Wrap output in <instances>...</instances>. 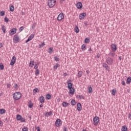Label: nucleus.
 Here are the masks:
<instances>
[{
    "instance_id": "obj_26",
    "label": "nucleus",
    "mask_w": 131,
    "mask_h": 131,
    "mask_svg": "<svg viewBox=\"0 0 131 131\" xmlns=\"http://www.w3.org/2000/svg\"><path fill=\"white\" fill-rule=\"evenodd\" d=\"M86 49V46L84 44H83L82 46H81V50L82 51H85Z\"/></svg>"
},
{
    "instance_id": "obj_31",
    "label": "nucleus",
    "mask_w": 131,
    "mask_h": 131,
    "mask_svg": "<svg viewBox=\"0 0 131 131\" xmlns=\"http://www.w3.org/2000/svg\"><path fill=\"white\" fill-rule=\"evenodd\" d=\"M82 76V72L79 71L78 73V77H81Z\"/></svg>"
},
{
    "instance_id": "obj_62",
    "label": "nucleus",
    "mask_w": 131,
    "mask_h": 131,
    "mask_svg": "<svg viewBox=\"0 0 131 131\" xmlns=\"http://www.w3.org/2000/svg\"><path fill=\"white\" fill-rule=\"evenodd\" d=\"M63 75H64V76H66L67 75V73H64L63 74Z\"/></svg>"
},
{
    "instance_id": "obj_45",
    "label": "nucleus",
    "mask_w": 131,
    "mask_h": 131,
    "mask_svg": "<svg viewBox=\"0 0 131 131\" xmlns=\"http://www.w3.org/2000/svg\"><path fill=\"white\" fill-rule=\"evenodd\" d=\"M22 130L23 131H28L29 130V129H28V127H24L22 128Z\"/></svg>"
},
{
    "instance_id": "obj_24",
    "label": "nucleus",
    "mask_w": 131,
    "mask_h": 131,
    "mask_svg": "<svg viewBox=\"0 0 131 131\" xmlns=\"http://www.w3.org/2000/svg\"><path fill=\"white\" fill-rule=\"evenodd\" d=\"M71 104L72 106H75V104H76V102L75 101V100L73 99L71 101Z\"/></svg>"
},
{
    "instance_id": "obj_2",
    "label": "nucleus",
    "mask_w": 131,
    "mask_h": 131,
    "mask_svg": "<svg viewBox=\"0 0 131 131\" xmlns=\"http://www.w3.org/2000/svg\"><path fill=\"white\" fill-rule=\"evenodd\" d=\"M99 120L100 118H99V117H95L93 118V124H94V125H98V124H99Z\"/></svg>"
},
{
    "instance_id": "obj_49",
    "label": "nucleus",
    "mask_w": 131,
    "mask_h": 131,
    "mask_svg": "<svg viewBox=\"0 0 131 131\" xmlns=\"http://www.w3.org/2000/svg\"><path fill=\"white\" fill-rule=\"evenodd\" d=\"M23 29H24V27H21L19 29V32H21V31H22L23 30Z\"/></svg>"
},
{
    "instance_id": "obj_23",
    "label": "nucleus",
    "mask_w": 131,
    "mask_h": 131,
    "mask_svg": "<svg viewBox=\"0 0 131 131\" xmlns=\"http://www.w3.org/2000/svg\"><path fill=\"white\" fill-rule=\"evenodd\" d=\"M30 67H33L34 66V61L31 60L29 63Z\"/></svg>"
},
{
    "instance_id": "obj_19",
    "label": "nucleus",
    "mask_w": 131,
    "mask_h": 131,
    "mask_svg": "<svg viewBox=\"0 0 131 131\" xmlns=\"http://www.w3.org/2000/svg\"><path fill=\"white\" fill-rule=\"evenodd\" d=\"M62 105L63 107H68V106H69L70 104L65 101H63L62 103Z\"/></svg>"
},
{
    "instance_id": "obj_59",
    "label": "nucleus",
    "mask_w": 131,
    "mask_h": 131,
    "mask_svg": "<svg viewBox=\"0 0 131 131\" xmlns=\"http://www.w3.org/2000/svg\"><path fill=\"white\" fill-rule=\"evenodd\" d=\"M3 48V43H0V48Z\"/></svg>"
},
{
    "instance_id": "obj_27",
    "label": "nucleus",
    "mask_w": 131,
    "mask_h": 131,
    "mask_svg": "<svg viewBox=\"0 0 131 131\" xmlns=\"http://www.w3.org/2000/svg\"><path fill=\"white\" fill-rule=\"evenodd\" d=\"M74 31L76 33H78V32H79V29H78V27H75Z\"/></svg>"
},
{
    "instance_id": "obj_36",
    "label": "nucleus",
    "mask_w": 131,
    "mask_h": 131,
    "mask_svg": "<svg viewBox=\"0 0 131 131\" xmlns=\"http://www.w3.org/2000/svg\"><path fill=\"white\" fill-rule=\"evenodd\" d=\"M51 94H47L46 95V99L47 100H51Z\"/></svg>"
},
{
    "instance_id": "obj_34",
    "label": "nucleus",
    "mask_w": 131,
    "mask_h": 131,
    "mask_svg": "<svg viewBox=\"0 0 131 131\" xmlns=\"http://www.w3.org/2000/svg\"><path fill=\"white\" fill-rule=\"evenodd\" d=\"M2 30L3 31L4 33H6V29L5 28L4 25L2 26Z\"/></svg>"
},
{
    "instance_id": "obj_50",
    "label": "nucleus",
    "mask_w": 131,
    "mask_h": 131,
    "mask_svg": "<svg viewBox=\"0 0 131 131\" xmlns=\"http://www.w3.org/2000/svg\"><path fill=\"white\" fill-rule=\"evenodd\" d=\"M20 121H21V122H25V119L21 117Z\"/></svg>"
},
{
    "instance_id": "obj_48",
    "label": "nucleus",
    "mask_w": 131,
    "mask_h": 131,
    "mask_svg": "<svg viewBox=\"0 0 131 131\" xmlns=\"http://www.w3.org/2000/svg\"><path fill=\"white\" fill-rule=\"evenodd\" d=\"M49 50V51H48V53H49V54H51V53L53 52V48H50Z\"/></svg>"
},
{
    "instance_id": "obj_38",
    "label": "nucleus",
    "mask_w": 131,
    "mask_h": 131,
    "mask_svg": "<svg viewBox=\"0 0 131 131\" xmlns=\"http://www.w3.org/2000/svg\"><path fill=\"white\" fill-rule=\"evenodd\" d=\"M88 91L89 94H91V93H92V91H93V88H92V86H90L88 87Z\"/></svg>"
},
{
    "instance_id": "obj_11",
    "label": "nucleus",
    "mask_w": 131,
    "mask_h": 131,
    "mask_svg": "<svg viewBox=\"0 0 131 131\" xmlns=\"http://www.w3.org/2000/svg\"><path fill=\"white\" fill-rule=\"evenodd\" d=\"M34 37V34H32L28 38V39L26 41V43H27L30 40H32L33 38Z\"/></svg>"
},
{
    "instance_id": "obj_17",
    "label": "nucleus",
    "mask_w": 131,
    "mask_h": 131,
    "mask_svg": "<svg viewBox=\"0 0 131 131\" xmlns=\"http://www.w3.org/2000/svg\"><path fill=\"white\" fill-rule=\"evenodd\" d=\"M39 101L41 104H43V103H45V97L41 96L39 98Z\"/></svg>"
},
{
    "instance_id": "obj_8",
    "label": "nucleus",
    "mask_w": 131,
    "mask_h": 131,
    "mask_svg": "<svg viewBox=\"0 0 131 131\" xmlns=\"http://www.w3.org/2000/svg\"><path fill=\"white\" fill-rule=\"evenodd\" d=\"M86 16V13H82L80 14L79 15L80 20H83V19L85 18Z\"/></svg>"
},
{
    "instance_id": "obj_41",
    "label": "nucleus",
    "mask_w": 131,
    "mask_h": 131,
    "mask_svg": "<svg viewBox=\"0 0 131 131\" xmlns=\"http://www.w3.org/2000/svg\"><path fill=\"white\" fill-rule=\"evenodd\" d=\"M77 98H78V99H80V100H81V99H84V97L82 95H77Z\"/></svg>"
},
{
    "instance_id": "obj_1",
    "label": "nucleus",
    "mask_w": 131,
    "mask_h": 131,
    "mask_svg": "<svg viewBox=\"0 0 131 131\" xmlns=\"http://www.w3.org/2000/svg\"><path fill=\"white\" fill-rule=\"evenodd\" d=\"M21 96H22V94H21V93L16 92L13 94V99L14 100H19V99L21 98Z\"/></svg>"
},
{
    "instance_id": "obj_14",
    "label": "nucleus",
    "mask_w": 131,
    "mask_h": 131,
    "mask_svg": "<svg viewBox=\"0 0 131 131\" xmlns=\"http://www.w3.org/2000/svg\"><path fill=\"white\" fill-rule=\"evenodd\" d=\"M77 109L78 111H81V110L82 109V107L81 106V104L79 102H78L77 104Z\"/></svg>"
},
{
    "instance_id": "obj_44",
    "label": "nucleus",
    "mask_w": 131,
    "mask_h": 131,
    "mask_svg": "<svg viewBox=\"0 0 131 131\" xmlns=\"http://www.w3.org/2000/svg\"><path fill=\"white\" fill-rule=\"evenodd\" d=\"M59 63H56V65H55L54 67H53V68L54 69H58V67H59Z\"/></svg>"
},
{
    "instance_id": "obj_46",
    "label": "nucleus",
    "mask_w": 131,
    "mask_h": 131,
    "mask_svg": "<svg viewBox=\"0 0 131 131\" xmlns=\"http://www.w3.org/2000/svg\"><path fill=\"white\" fill-rule=\"evenodd\" d=\"M4 21L5 22H6V23H8V22H9V21H10V20L9 19V18H8V17H6L4 18Z\"/></svg>"
},
{
    "instance_id": "obj_47",
    "label": "nucleus",
    "mask_w": 131,
    "mask_h": 131,
    "mask_svg": "<svg viewBox=\"0 0 131 131\" xmlns=\"http://www.w3.org/2000/svg\"><path fill=\"white\" fill-rule=\"evenodd\" d=\"M0 16H5V11H2L0 12Z\"/></svg>"
},
{
    "instance_id": "obj_32",
    "label": "nucleus",
    "mask_w": 131,
    "mask_h": 131,
    "mask_svg": "<svg viewBox=\"0 0 131 131\" xmlns=\"http://www.w3.org/2000/svg\"><path fill=\"white\" fill-rule=\"evenodd\" d=\"M14 10H15V8H14V6L12 5L10 7V12H14Z\"/></svg>"
},
{
    "instance_id": "obj_53",
    "label": "nucleus",
    "mask_w": 131,
    "mask_h": 131,
    "mask_svg": "<svg viewBox=\"0 0 131 131\" xmlns=\"http://www.w3.org/2000/svg\"><path fill=\"white\" fill-rule=\"evenodd\" d=\"M122 84L123 85H125V81H122Z\"/></svg>"
},
{
    "instance_id": "obj_3",
    "label": "nucleus",
    "mask_w": 131,
    "mask_h": 131,
    "mask_svg": "<svg viewBox=\"0 0 131 131\" xmlns=\"http://www.w3.org/2000/svg\"><path fill=\"white\" fill-rule=\"evenodd\" d=\"M48 6L49 8H53L55 5H56V0L54 1H51V2H50V0L48 2Z\"/></svg>"
},
{
    "instance_id": "obj_51",
    "label": "nucleus",
    "mask_w": 131,
    "mask_h": 131,
    "mask_svg": "<svg viewBox=\"0 0 131 131\" xmlns=\"http://www.w3.org/2000/svg\"><path fill=\"white\" fill-rule=\"evenodd\" d=\"M34 69H37L38 68V66H37V64H35L34 66Z\"/></svg>"
},
{
    "instance_id": "obj_40",
    "label": "nucleus",
    "mask_w": 131,
    "mask_h": 131,
    "mask_svg": "<svg viewBox=\"0 0 131 131\" xmlns=\"http://www.w3.org/2000/svg\"><path fill=\"white\" fill-rule=\"evenodd\" d=\"M115 94H116V90L115 89H113L112 92V95H113V96H115Z\"/></svg>"
},
{
    "instance_id": "obj_15",
    "label": "nucleus",
    "mask_w": 131,
    "mask_h": 131,
    "mask_svg": "<svg viewBox=\"0 0 131 131\" xmlns=\"http://www.w3.org/2000/svg\"><path fill=\"white\" fill-rule=\"evenodd\" d=\"M103 67L104 68H105V69L108 71L110 70V68H109V66H108V64H107V63H106L105 62L103 63Z\"/></svg>"
},
{
    "instance_id": "obj_52",
    "label": "nucleus",
    "mask_w": 131,
    "mask_h": 131,
    "mask_svg": "<svg viewBox=\"0 0 131 131\" xmlns=\"http://www.w3.org/2000/svg\"><path fill=\"white\" fill-rule=\"evenodd\" d=\"M36 128L37 129V131H40V127L39 126H37Z\"/></svg>"
},
{
    "instance_id": "obj_20",
    "label": "nucleus",
    "mask_w": 131,
    "mask_h": 131,
    "mask_svg": "<svg viewBox=\"0 0 131 131\" xmlns=\"http://www.w3.org/2000/svg\"><path fill=\"white\" fill-rule=\"evenodd\" d=\"M28 107L29 108H32L33 106V103H32V102H31V100H30L28 102Z\"/></svg>"
},
{
    "instance_id": "obj_28",
    "label": "nucleus",
    "mask_w": 131,
    "mask_h": 131,
    "mask_svg": "<svg viewBox=\"0 0 131 131\" xmlns=\"http://www.w3.org/2000/svg\"><path fill=\"white\" fill-rule=\"evenodd\" d=\"M121 130L122 131H127V127H126L125 126H123L122 127Z\"/></svg>"
},
{
    "instance_id": "obj_39",
    "label": "nucleus",
    "mask_w": 131,
    "mask_h": 131,
    "mask_svg": "<svg viewBox=\"0 0 131 131\" xmlns=\"http://www.w3.org/2000/svg\"><path fill=\"white\" fill-rule=\"evenodd\" d=\"M35 75H39V70L38 69H36L35 72Z\"/></svg>"
},
{
    "instance_id": "obj_13",
    "label": "nucleus",
    "mask_w": 131,
    "mask_h": 131,
    "mask_svg": "<svg viewBox=\"0 0 131 131\" xmlns=\"http://www.w3.org/2000/svg\"><path fill=\"white\" fill-rule=\"evenodd\" d=\"M76 7L79 10L82 9V3L81 2H78L76 4Z\"/></svg>"
},
{
    "instance_id": "obj_55",
    "label": "nucleus",
    "mask_w": 131,
    "mask_h": 131,
    "mask_svg": "<svg viewBox=\"0 0 131 131\" xmlns=\"http://www.w3.org/2000/svg\"><path fill=\"white\" fill-rule=\"evenodd\" d=\"M14 88H15V89H17V88H18V84H15V85H14Z\"/></svg>"
},
{
    "instance_id": "obj_21",
    "label": "nucleus",
    "mask_w": 131,
    "mask_h": 131,
    "mask_svg": "<svg viewBox=\"0 0 131 131\" xmlns=\"http://www.w3.org/2000/svg\"><path fill=\"white\" fill-rule=\"evenodd\" d=\"M131 82V77H128L126 80L127 84H129Z\"/></svg>"
},
{
    "instance_id": "obj_42",
    "label": "nucleus",
    "mask_w": 131,
    "mask_h": 131,
    "mask_svg": "<svg viewBox=\"0 0 131 131\" xmlns=\"http://www.w3.org/2000/svg\"><path fill=\"white\" fill-rule=\"evenodd\" d=\"M54 60L56 61V62H59V61H60V59H59V58H58V57L55 56L54 57Z\"/></svg>"
},
{
    "instance_id": "obj_57",
    "label": "nucleus",
    "mask_w": 131,
    "mask_h": 131,
    "mask_svg": "<svg viewBox=\"0 0 131 131\" xmlns=\"http://www.w3.org/2000/svg\"><path fill=\"white\" fill-rule=\"evenodd\" d=\"M0 126H3V122L0 121Z\"/></svg>"
},
{
    "instance_id": "obj_7",
    "label": "nucleus",
    "mask_w": 131,
    "mask_h": 131,
    "mask_svg": "<svg viewBox=\"0 0 131 131\" xmlns=\"http://www.w3.org/2000/svg\"><path fill=\"white\" fill-rule=\"evenodd\" d=\"M17 32V29L16 28H13L9 31V34L10 35H14Z\"/></svg>"
},
{
    "instance_id": "obj_54",
    "label": "nucleus",
    "mask_w": 131,
    "mask_h": 131,
    "mask_svg": "<svg viewBox=\"0 0 131 131\" xmlns=\"http://www.w3.org/2000/svg\"><path fill=\"white\" fill-rule=\"evenodd\" d=\"M128 117L129 119H130V117H131V114H130V113L128 114Z\"/></svg>"
},
{
    "instance_id": "obj_4",
    "label": "nucleus",
    "mask_w": 131,
    "mask_h": 131,
    "mask_svg": "<svg viewBox=\"0 0 131 131\" xmlns=\"http://www.w3.org/2000/svg\"><path fill=\"white\" fill-rule=\"evenodd\" d=\"M106 61L108 65H112L113 64V59L111 57H108L106 59Z\"/></svg>"
},
{
    "instance_id": "obj_10",
    "label": "nucleus",
    "mask_w": 131,
    "mask_h": 131,
    "mask_svg": "<svg viewBox=\"0 0 131 131\" xmlns=\"http://www.w3.org/2000/svg\"><path fill=\"white\" fill-rule=\"evenodd\" d=\"M16 57L15 56H13L12 58L11 59V62H10V65L11 66H13V65L15 64V63L16 62Z\"/></svg>"
},
{
    "instance_id": "obj_60",
    "label": "nucleus",
    "mask_w": 131,
    "mask_h": 131,
    "mask_svg": "<svg viewBox=\"0 0 131 131\" xmlns=\"http://www.w3.org/2000/svg\"><path fill=\"white\" fill-rule=\"evenodd\" d=\"M39 107H40V108H42V107H43V105L40 104V105H39Z\"/></svg>"
},
{
    "instance_id": "obj_64",
    "label": "nucleus",
    "mask_w": 131,
    "mask_h": 131,
    "mask_svg": "<svg viewBox=\"0 0 131 131\" xmlns=\"http://www.w3.org/2000/svg\"><path fill=\"white\" fill-rule=\"evenodd\" d=\"M119 60H121V56H120V57H119Z\"/></svg>"
},
{
    "instance_id": "obj_58",
    "label": "nucleus",
    "mask_w": 131,
    "mask_h": 131,
    "mask_svg": "<svg viewBox=\"0 0 131 131\" xmlns=\"http://www.w3.org/2000/svg\"><path fill=\"white\" fill-rule=\"evenodd\" d=\"M86 73H87V74H90V71L89 70H87L86 71Z\"/></svg>"
},
{
    "instance_id": "obj_22",
    "label": "nucleus",
    "mask_w": 131,
    "mask_h": 131,
    "mask_svg": "<svg viewBox=\"0 0 131 131\" xmlns=\"http://www.w3.org/2000/svg\"><path fill=\"white\" fill-rule=\"evenodd\" d=\"M72 85H73V84L71 82H68V89H72Z\"/></svg>"
},
{
    "instance_id": "obj_16",
    "label": "nucleus",
    "mask_w": 131,
    "mask_h": 131,
    "mask_svg": "<svg viewBox=\"0 0 131 131\" xmlns=\"http://www.w3.org/2000/svg\"><path fill=\"white\" fill-rule=\"evenodd\" d=\"M69 90H70L69 94H71V95L74 94V92H75V89H74V88L72 89H69Z\"/></svg>"
},
{
    "instance_id": "obj_61",
    "label": "nucleus",
    "mask_w": 131,
    "mask_h": 131,
    "mask_svg": "<svg viewBox=\"0 0 131 131\" xmlns=\"http://www.w3.org/2000/svg\"><path fill=\"white\" fill-rule=\"evenodd\" d=\"M67 127H64V130H67Z\"/></svg>"
},
{
    "instance_id": "obj_37",
    "label": "nucleus",
    "mask_w": 131,
    "mask_h": 131,
    "mask_svg": "<svg viewBox=\"0 0 131 131\" xmlns=\"http://www.w3.org/2000/svg\"><path fill=\"white\" fill-rule=\"evenodd\" d=\"M84 42L85 43H89L90 42V39H89V38H86L84 39Z\"/></svg>"
},
{
    "instance_id": "obj_6",
    "label": "nucleus",
    "mask_w": 131,
    "mask_h": 131,
    "mask_svg": "<svg viewBox=\"0 0 131 131\" xmlns=\"http://www.w3.org/2000/svg\"><path fill=\"white\" fill-rule=\"evenodd\" d=\"M13 40L15 42H19V41H20V38H19L18 34H16L13 36Z\"/></svg>"
},
{
    "instance_id": "obj_9",
    "label": "nucleus",
    "mask_w": 131,
    "mask_h": 131,
    "mask_svg": "<svg viewBox=\"0 0 131 131\" xmlns=\"http://www.w3.org/2000/svg\"><path fill=\"white\" fill-rule=\"evenodd\" d=\"M62 19H64V14L63 13H60L57 17V20L58 21H61Z\"/></svg>"
},
{
    "instance_id": "obj_33",
    "label": "nucleus",
    "mask_w": 131,
    "mask_h": 131,
    "mask_svg": "<svg viewBox=\"0 0 131 131\" xmlns=\"http://www.w3.org/2000/svg\"><path fill=\"white\" fill-rule=\"evenodd\" d=\"M33 92L34 93V94H36V93H39V90H38V89L36 88L33 90Z\"/></svg>"
},
{
    "instance_id": "obj_25",
    "label": "nucleus",
    "mask_w": 131,
    "mask_h": 131,
    "mask_svg": "<svg viewBox=\"0 0 131 131\" xmlns=\"http://www.w3.org/2000/svg\"><path fill=\"white\" fill-rule=\"evenodd\" d=\"M4 113H6V110L4 108L0 109V114H4Z\"/></svg>"
},
{
    "instance_id": "obj_56",
    "label": "nucleus",
    "mask_w": 131,
    "mask_h": 131,
    "mask_svg": "<svg viewBox=\"0 0 131 131\" xmlns=\"http://www.w3.org/2000/svg\"><path fill=\"white\" fill-rule=\"evenodd\" d=\"M7 88L9 89V88H11V84H7Z\"/></svg>"
},
{
    "instance_id": "obj_43",
    "label": "nucleus",
    "mask_w": 131,
    "mask_h": 131,
    "mask_svg": "<svg viewBox=\"0 0 131 131\" xmlns=\"http://www.w3.org/2000/svg\"><path fill=\"white\" fill-rule=\"evenodd\" d=\"M45 45L46 44L45 43V42H43L41 45H39V49H41V48H42V47Z\"/></svg>"
},
{
    "instance_id": "obj_63",
    "label": "nucleus",
    "mask_w": 131,
    "mask_h": 131,
    "mask_svg": "<svg viewBox=\"0 0 131 131\" xmlns=\"http://www.w3.org/2000/svg\"><path fill=\"white\" fill-rule=\"evenodd\" d=\"M84 25H85V26H88V23H84Z\"/></svg>"
},
{
    "instance_id": "obj_5",
    "label": "nucleus",
    "mask_w": 131,
    "mask_h": 131,
    "mask_svg": "<svg viewBox=\"0 0 131 131\" xmlns=\"http://www.w3.org/2000/svg\"><path fill=\"white\" fill-rule=\"evenodd\" d=\"M55 125L57 127H59V126H61L62 125V121H61V119H58L56 120L55 122Z\"/></svg>"
},
{
    "instance_id": "obj_29",
    "label": "nucleus",
    "mask_w": 131,
    "mask_h": 131,
    "mask_svg": "<svg viewBox=\"0 0 131 131\" xmlns=\"http://www.w3.org/2000/svg\"><path fill=\"white\" fill-rule=\"evenodd\" d=\"M108 56L110 57H115V53L114 52H111L108 54Z\"/></svg>"
},
{
    "instance_id": "obj_12",
    "label": "nucleus",
    "mask_w": 131,
    "mask_h": 131,
    "mask_svg": "<svg viewBox=\"0 0 131 131\" xmlns=\"http://www.w3.org/2000/svg\"><path fill=\"white\" fill-rule=\"evenodd\" d=\"M111 47L113 52H116L117 50V48L116 47V45L115 44H112Z\"/></svg>"
},
{
    "instance_id": "obj_18",
    "label": "nucleus",
    "mask_w": 131,
    "mask_h": 131,
    "mask_svg": "<svg viewBox=\"0 0 131 131\" xmlns=\"http://www.w3.org/2000/svg\"><path fill=\"white\" fill-rule=\"evenodd\" d=\"M53 115V112L52 111H50V112H47L45 114V116L47 117H49V116H51V115Z\"/></svg>"
},
{
    "instance_id": "obj_35",
    "label": "nucleus",
    "mask_w": 131,
    "mask_h": 131,
    "mask_svg": "<svg viewBox=\"0 0 131 131\" xmlns=\"http://www.w3.org/2000/svg\"><path fill=\"white\" fill-rule=\"evenodd\" d=\"M4 68H5V67L4 66V64L2 63H0V69H1V70H4Z\"/></svg>"
},
{
    "instance_id": "obj_30",
    "label": "nucleus",
    "mask_w": 131,
    "mask_h": 131,
    "mask_svg": "<svg viewBox=\"0 0 131 131\" xmlns=\"http://www.w3.org/2000/svg\"><path fill=\"white\" fill-rule=\"evenodd\" d=\"M22 118V116H21L20 115H17L16 116V119L18 121H20V120Z\"/></svg>"
}]
</instances>
